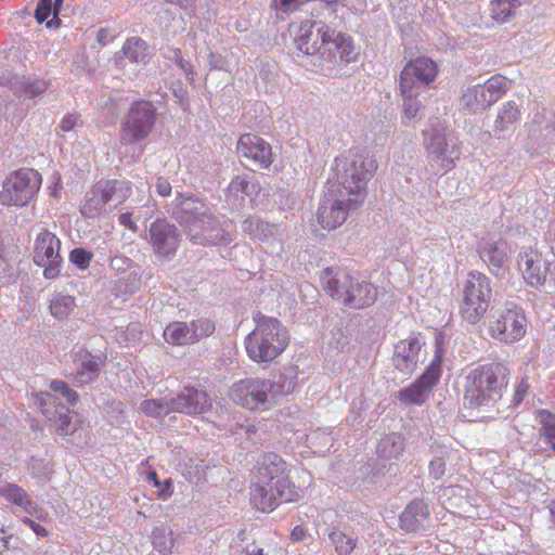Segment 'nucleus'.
Instances as JSON below:
<instances>
[{
    "instance_id": "62",
    "label": "nucleus",
    "mask_w": 555,
    "mask_h": 555,
    "mask_svg": "<svg viewBox=\"0 0 555 555\" xmlns=\"http://www.w3.org/2000/svg\"><path fill=\"white\" fill-rule=\"evenodd\" d=\"M155 188H156V192L160 195V196H168L170 193H171V184L163 179V178H157V181H156V184H155Z\"/></svg>"
},
{
    "instance_id": "7",
    "label": "nucleus",
    "mask_w": 555,
    "mask_h": 555,
    "mask_svg": "<svg viewBox=\"0 0 555 555\" xmlns=\"http://www.w3.org/2000/svg\"><path fill=\"white\" fill-rule=\"evenodd\" d=\"M423 144L435 173L450 171L462 154L457 142L449 135L447 126L439 119L429 120L428 128L423 131Z\"/></svg>"
},
{
    "instance_id": "31",
    "label": "nucleus",
    "mask_w": 555,
    "mask_h": 555,
    "mask_svg": "<svg viewBox=\"0 0 555 555\" xmlns=\"http://www.w3.org/2000/svg\"><path fill=\"white\" fill-rule=\"evenodd\" d=\"M520 117L518 105L514 101H508L499 109L493 125V132L496 138H504L505 132L514 129Z\"/></svg>"
},
{
    "instance_id": "41",
    "label": "nucleus",
    "mask_w": 555,
    "mask_h": 555,
    "mask_svg": "<svg viewBox=\"0 0 555 555\" xmlns=\"http://www.w3.org/2000/svg\"><path fill=\"white\" fill-rule=\"evenodd\" d=\"M152 542L154 548L162 555L171 554L176 543L172 530L164 527L153 530Z\"/></svg>"
},
{
    "instance_id": "17",
    "label": "nucleus",
    "mask_w": 555,
    "mask_h": 555,
    "mask_svg": "<svg viewBox=\"0 0 555 555\" xmlns=\"http://www.w3.org/2000/svg\"><path fill=\"white\" fill-rule=\"evenodd\" d=\"M334 35V29L321 21H305L295 34L297 49L305 54L313 55L320 49L330 44V39Z\"/></svg>"
},
{
    "instance_id": "38",
    "label": "nucleus",
    "mask_w": 555,
    "mask_h": 555,
    "mask_svg": "<svg viewBox=\"0 0 555 555\" xmlns=\"http://www.w3.org/2000/svg\"><path fill=\"white\" fill-rule=\"evenodd\" d=\"M520 7V0H491L490 15L498 23L507 22Z\"/></svg>"
},
{
    "instance_id": "64",
    "label": "nucleus",
    "mask_w": 555,
    "mask_h": 555,
    "mask_svg": "<svg viewBox=\"0 0 555 555\" xmlns=\"http://www.w3.org/2000/svg\"><path fill=\"white\" fill-rule=\"evenodd\" d=\"M119 223L133 232L137 230V225L133 222L132 215L130 212L121 214L119 216Z\"/></svg>"
},
{
    "instance_id": "54",
    "label": "nucleus",
    "mask_w": 555,
    "mask_h": 555,
    "mask_svg": "<svg viewBox=\"0 0 555 555\" xmlns=\"http://www.w3.org/2000/svg\"><path fill=\"white\" fill-rule=\"evenodd\" d=\"M529 383L527 378H521V380L517 384L514 397H513V405L517 406L519 405L525 397L527 396L528 389H529Z\"/></svg>"
},
{
    "instance_id": "8",
    "label": "nucleus",
    "mask_w": 555,
    "mask_h": 555,
    "mask_svg": "<svg viewBox=\"0 0 555 555\" xmlns=\"http://www.w3.org/2000/svg\"><path fill=\"white\" fill-rule=\"evenodd\" d=\"M129 182L121 180H100L87 192L80 207L86 218H98L122 204L130 195Z\"/></svg>"
},
{
    "instance_id": "5",
    "label": "nucleus",
    "mask_w": 555,
    "mask_h": 555,
    "mask_svg": "<svg viewBox=\"0 0 555 555\" xmlns=\"http://www.w3.org/2000/svg\"><path fill=\"white\" fill-rule=\"evenodd\" d=\"M338 167L339 191L350 196L352 206L362 205L366 197V185L377 168L376 160L361 153H350L335 159Z\"/></svg>"
},
{
    "instance_id": "55",
    "label": "nucleus",
    "mask_w": 555,
    "mask_h": 555,
    "mask_svg": "<svg viewBox=\"0 0 555 555\" xmlns=\"http://www.w3.org/2000/svg\"><path fill=\"white\" fill-rule=\"evenodd\" d=\"M261 186L257 180L248 177V182L245 184V196L249 197L250 203L255 204L256 196L260 193Z\"/></svg>"
},
{
    "instance_id": "14",
    "label": "nucleus",
    "mask_w": 555,
    "mask_h": 555,
    "mask_svg": "<svg viewBox=\"0 0 555 555\" xmlns=\"http://www.w3.org/2000/svg\"><path fill=\"white\" fill-rule=\"evenodd\" d=\"M60 248V238L49 230L41 229L34 243V262L43 268L46 279L53 280L61 273Z\"/></svg>"
},
{
    "instance_id": "9",
    "label": "nucleus",
    "mask_w": 555,
    "mask_h": 555,
    "mask_svg": "<svg viewBox=\"0 0 555 555\" xmlns=\"http://www.w3.org/2000/svg\"><path fill=\"white\" fill-rule=\"evenodd\" d=\"M491 297L490 279L481 272L470 271L462 287L460 301L462 318L470 324H477L487 312Z\"/></svg>"
},
{
    "instance_id": "19",
    "label": "nucleus",
    "mask_w": 555,
    "mask_h": 555,
    "mask_svg": "<svg viewBox=\"0 0 555 555\" xmlns=\"http://www.w3.org/2000/svg\"><path fill=\"white\" fill-rule=\"evenodd\" d=\"M294 496L293 488L281 490L278 485L262 483L257 479H254L250 487V503L261 512H272L280 504L293 501Z\"/></svg>"
},
{
    "instance_id": "53",
    "label": "nucleus",
    "mask_w": 555,
    "mask_h": 555,
    "mask_svg": "<svg viewBox=\"0 0 555 555\" xmlns=\"http://www.w3.org/2000/svg\"><path fill=\"white\" fill-rule=\"evenodd\" d=\"M248 182L247 176L235 177L229 184V192L231 195L238 197L245 195V184Z\"/></svg>"
},
{
    "instance_id": "27",
    "label": "nucleus",
    "mask_w": 555,
    "mask_h": 555,
    "mask_svg": "<svg viewBox=\"0 0 555 555\" xmlns=\"http://www.w3.org/2000/svg\"><path fill=\"white\" fill-rule=\"evenodd\" d=\"M430 519L428 504L423 499L412 500L401 513L400 527L408 532L424 530Z\"/></svg>"
},
{
    "instance_id": "63",
    "label": "nucleus",
    "mask_w": 555,
    "mask_h": 555,
    "mask_svg": "<svg viewBox=\"0 0 555 555\" xmlns=\"http://www.w3.org/2000/svg\"><path fill=\"white\" fill-rule=\"evenodd\" d=\"M114 39V35L112 34V31L107 28H101L99 31H98V42L101 44V46H106L108 43H111Z\"/></svg>"
},
{
    "instance_id": "50",
    "label": "nucleus",
    "mask_w": 555,
    "mask_h": 555,
    "mask_svg": "<svg viewBox=\"0 0 555 555\" xmlns=\"http://www.w3.org/2000/svg\"><path fill=\"white\" fill-rule=\"evenodd\" d=\"M167 57L176 62V64L185 73L186 79L190 82H194L196 77L195 68L189 61L182 57L180 49L170 50Z\"/></svg>"
},
{
    "instance_id": "1",
    "label": "nucleus",
    "mask_w": 555,
    "mask_h": 555,
    "mask_svg": "<svg viewBox=\"0 0 555 555\" xmlns=\"http://www.w3.org/2000/svg\"><path fill=\"white\" fill-rule=\"evenodd\" d=\"M509 370L500 362L473 369L466 376L464 406L481 420H494L501 413V399L508 385Z\"/></svg>"
},
{
    "instance_id": "36",
    "label": "nucleus",
    "mask_w": 555,
    "mask_h": 555,
    "mask_svg": "<svg viewBox=\"0 0 555 555\" xmlns=\"http://www.w3.org/2000/svg\"><path fill=\"white\" fill-rule=\"evenodd\" d=\"M404 450V439L401 435L390 434L383 437L376 452L379 457L385 460L397 459Z\"/></svg>"
},
{
    "instance_id": "26",
    "label": "nucleus",
    "mask_w": 555,
    "mask_h": 555,
    "mask_svg": "<svg viewBox=\"0 0 555 555\" xmlns=\"http://www.w3.org/2000/svg\"><path fill=\"white\" fill-rule=\"evenodd\" d=\"M423 343L417 337L400 340L395 346L392 357L395 367L404 374H411L422 359Z\"/></svg>"
},
{
    "instance_id": "23",
    "label": "nucleus",
    "mask_w": 555,
    "mask_h": 555,
    "mask_svg": "<svg viewBox=\"0 0 555 555\" xmlns=\"http://www.w3.org/2000/svg\"><path fill=\"white\" fill-rule=\"evenodd\" d=\"M172 412L188 415H199L211 408V399L205 390L194 387H185L177 396L171 397Z\"/></svg>"
},
{
    "instance_id": "12",
    "label": "nucleus",
    "mask_w": 555,
    "mask_h": 555,
    "mask_svg": "<svg viewBox=\"0 0 555 555\" xmlns=\"http://www.w3.org/2000/svg\"><path fill=\"white\" fill-rule=\"evenodd\" d=\"M526 317L517 307L493 311L487 318L490 336L505 344L519 340L526 334Z\"/></svg>"
},
{
    "instance_id": "47",
    "label": "nucleus",
    "mask_w": 555,
    "mask_h": 555,
    "mask_svg": "<svg viewBox=\"0 0 555 555\" xmlns=\"http://www.w3.org/2000/svg\"><path fill=\"white\" fill-rule=\"evenodd\" d=\"M61 412L51 422L55 424V429L61 436H69L76 430V426L72 422L69 410L67 408H61Z\"/></svg>"
},
{
    "instance_id": "29",
    "label": "nucleus",
    "mask_w": 555,
    "mask_h": 555,
    "mask_svg": "<svg viewBox=\"0 0 555 555\" xmlns=\"http://www.w3.org/2000/svg\"><path fill=\"white\" fill-rule=\"evenodd\" d=\"M0 85L9 86L14 92L23 93L29 99L42 94L49 88V83L43 79L20 78L10 73L0 76Z\"/></svg>"
},
{
    "instance_id": "16",
    "label": "nucleus",
    "mask_w": 555,
    "mask_h": 555,
    "mask_svg": "<svg viewBox=\"0 0 555 555\" xmlns=\"http://www.w3.org/2000/svg\"><path fill=\"white\" fill-rule=\"evenodd\" d=\"M441 376L440 359L431 361L427 370L409 387L401 389L398 399L403 404H423Z\"/></svg>"
},
{
    "instance_id": "61",
    "label": "nucleus",
    "mask_w": 555,
    "mask_h": 555,
    "mask_svg": "<svg viewBox=\"0 0 555 555\" xmlns=\"http://www.w3.org/2000/svg\"><path fill=\"white\" fill-rule=\"evenodd\" d=\"M233 551L237 553V555H268L264 553L263 548L256 545H248L243 550L233 547ZM232 555H234V553H232Z\"/></svg>"
},
{
    "instance_id": "18",
    "label": "nucleus",
    "mask_w": 555,
    "mask_h": 555,
    "mask_svg": "<svg viewBox=\"0 0 555 555\" xmlns=\"http://www.w3.org/2000/svg\"><path fill=\"white\" fill-rule=\"evenodd\" d=\"M149 242L157 257L171 259L179 247L180 232L165 219H156L149 230Z\"/></svg>"
},
{
    "instance_id": "15",
    "label": "nucleus",
    "mask_w": 555,
    "mask_h": 555,
    "mask_svg": "<svg viewBox=\"0 0 555 555\" xmlns=\"http://www.w3.org/2000/svg\"><path fill=\"white\" fill-rule=\"evenodd\" d=\"M360 206H352L350 196L345 195L338 189L330 190L320 203L318 221L323 229H336L347 220L350 211L358 209Z\"/></svg>"
},
{
    "instance_id": "45",
    "label": "nucleus",
    "mask_w": 555,
    "mask_h": 555,
    "mask_svg": "<svg viewBox=\"0 0 555 555\" xmlns=\"http://www.w3.org/2000/svg\"><path fill=\"white\" fill-rule=\"evenodd\" d=\"M481 91L479 90V86L476 85L465 89L461 99V103L463 107L473 113H477L487 108L486 104H481Z\"/></svg>"
},
{
    "instance_id": "6",
    "label": "nucleus",
    "mask_w": 555,
    "mask_h": 555,
    "mask_svg": "<svg viewBox=\"0 0 555 555\" xmlns=\"http://www.w3.org/2000/svg\"><path fill=\"white\" fill-rule=\"evenodd\" d=\"M324 280L327 294L348 308L363 309L376 301L377 287L365 280L350 275L346 271L334 273L333 269L326 268Z\"/></svg>"
},
{
    "instance_id": "10",
    "label": "nucleus",
    "mask_w": 555,
    "mask_h": 555,
    "mask_svg": "<svg viewBox=\"0 0 555 555\" xmlns=\"http://www.w3.org/2000/svg\"><path fill=\"white\" fill-rule=\"evenodd\" d=\"M156 120V107L151 101H133L121 119V144L130 145L146 140L153 132Z\"/></svg>"
},
{
    "instance_id": "37",
    "label": "nucleus",
    "mask_w": 555,
    "mask_h": 555,
    "mask_svg": "<svg viewBox=\"0 0 555 555\" xmlns=\"http://www.w3.org/2000/svg\"><path fill=\"white\" fill-rule=\"evenodd\" d=\"M125 56L133 63L145 64L149 61L147 44L141 38H129L122 47Z\"/></svg>"
},
{
    "instance_id": "49",
    "label": "nucleus",
    "mask_w": 555,
    "mask_h": 555,
    "mask_svg": "<svg viewBox=\"0 0 555 555\" xmlns=\"http://www.w3.org/2000/svg\"><path fill=\"white\" fill-rule=\"evenodd\" d=\"M50 388L52 391L62 395L66 402L70 405H75L79 400L78 393L74 389H72L68 386V384L65 383L64 380H52L50 384Z\"/></svg>"
},
{
    "instance_id": "13",
    "label": "nucleus",
    "mask_w": 555,
    "mask_h": 555,
    "mask_svg": "<svg viewBox=\"0 0 555 555\" xmlns=\"http://www.w3.org/2000/svg\"><path fill=\"white\" fill-rule=\"evenodd\" d=\"M215 330L214 321L208 318H197L190 322H170L165 327L163 336L171 346H188L211 336Z\"/></svg>"
},
{
    "instance_id": "24",
    "label": "nucleus",
    "mask_w": 555,
    "mask_h": 555,
    "mask_svg": "<svg viewBox=\"0 0 555 555\" xmlns=\"http://www.w3.org/2000/svg\"><path fill=\"white\" fill-rule=\"evenodd\" d=\"M540 255L532 250H526L518 255L517 266L527 285L537 289L542 288L547 282V266Z\"/></svg>"
},
{
    "instance_id": "20",
    "label": "nucleus",
    "mask_w": 555,
    "mask_h": 555,
    "mask_svg": "<svg viewBox=\"0 0 555 555\" xmlns=\"http://www.w3.org/2000/svg\"><path fill=\"white\" fill-rule=\"evenodd\" d=\"M438 74L437 64L428 57L422 56L410 61L400 74V87L413 88L422 91L433 82Z\"/></svg>"
},
{
    "instance_id": "35",
    "label": "nucleus",
    "mask_w": 555,
    "mask_h": 555,
    "mask_svg": "<svg viewBox=\"0 0 555 555\" xmlns=\"http://www.w3.org/2000/svg\"><path fill=\"white\" fill-rule=\"evenodd\" d=\"M242 229L253 238L267 241L274 235L276 225L257 217H248L242 222Z\"/></svg>"
},
{
    "instance_id": "22",
    "label": "nucleus",
    "mask_w": 555,
    "mask_h": 555,
    "mask_svg": "<svg viewBox=\"0 0 555 555\" xmlns=\"http://www.w3.org/2000/svg\"><path fill=\"white\" fill-rule=\"evenodd\" d=\"M254 479L261 480L262 483L278 485V488L280 487L281 490L292 488L287 476L286 462L273 452L259 456Z\"/></svg>"
},
{
    "instance_id": "28",
    "label": "nucleus",
    "mask_w": 555,
    "mask_h": 555,
    "mask_svg": "<svg viewBox=\"0 0 555 555\" xmlns=\"http://www.w3.org/2000/svg\"><path fill=\"white\" fill-rule=\"evenodd\" d=\"M480 258L487 262L495 275L504 272L507 263L506 244L502 241L485 240L479 245Z\"/></svg>"
},
{
    "instance_id": "52",
    "label": "nucleus",
    "mask_w": 555,
    "mask_h": 555,
    "mask_svg": "<svg viewBox=\"0 0 555 555\" xmlns=\"http://www.w3.org/2000/svg\"><path fill=\"white\" fill-rule=\"evenodd\" d=\"M52 14V0H40L35 10V18L42 24Z\"/></svg>"
},
{
    "instance_id": "2",
    "label": "nucleus",
    "mask_w": 555,
    "mask_h": 555,
    "mask_svg": "<svg viewBox=\"0 0 555 555\" xmlns=\"http://www.w3.org/2000/svg\"><path fill=\"white\" fill-rule=\"evenodd\" d=\"M167 212L195 244L228 245L232 242L230 233L220 227L208 205L191 193H178L167 205Z\"/></svg>"
},
{
    "instance_id": "56",
    "label": "nucleus",
    "mask_w": 555,
    "mask_h": 555,
    "mask_svg": "<svg viewBox=\"0 0 555 555\" xmlns=\"http://www.w3.org/2000/svg\"><path fill=\"white\" fill-rule=\"evenodd\" d=\"M208 62L210 69L227 70L228 61L221 54L210 52Z\"/></svg>"
},
{
    "instance_id": "60",
    "label": "nucleus",
    "mask_w": 555,
    "mask_h": 555,
    "mask_svg": "<svg viewBox=\"0 0 555 555\" xmlns=\"http://www.w3.org/2000/svg\"><path fill=\"white\" fill-rule=\"evenodd\" d=\"M298 0H273V7L283 12H292L297 9Z\"/></svg>"
},
{
    "instance_id": "4",
    "label": "nucleus",
    "mask_w": 555,
    "mask_h": 555,
    "mask_svg": "<svg viewBox=\"0 0 555 555\" xmlns=\"http://www.w3.org/2000/svg\"><path fill=\"white\" fill-rule=\"evenodd\" d=\"M255 328L245 338V349L256 363H269L288 346L287 328L280 320L261 312L254 314Z\"/></svg>"
},
{
    "instance_id": "42",
    "label": "nucleus",
    "mask_w": 555,
    "mask_h": 555,
    "mask_svg": "<svg viewBox=\"0 0 555 555\" xmlns=\"http://www.w3.org/2000/svg\"><path fill=\"white\" fill-rule=\"evenodd\" d=\"M170 403L171 397L144 400L140 404V410L149 416L159 417L172 412Z\"/></svg>"
},
{
    "instance_id": "30",
    "label": "nucleus",
    "mask_w": 555,
    "mask_h": 555,
    "mask_svg": "<svg viewBox=\"0 0 555 555\" xmlns=\"http://www.w3.org/2000/svg\"><path fill=\"white\" fill-rule=\"evenodd\" d=\"M0 495L8 502L18 506L26 514L39 516L41 512L38 504L29 496L26 490L13 482H7L0 486Z\"/></svg>"
},
{
    "instance_id": "32",
    "label": "nucleus",
    "mask_w": 555,
    "mask_h": 555,
    "mask_svg": "<svg viewBox=\"0 0 555 555\" xmlns=\"http://www.w3.org/2000/svg\"><path fill=\"white\" fill-rule=\"evenodd\" d=\"M431 453L433 459L428 465L429 478L439 480L444 476L447 472V464L451 463L455 453L452 449L441 444L431 446Z\"/></svg>"
},
{
    "instance_id": "25",
    "label": "nucleus",
    "mask_w": 555,
    "mask_h": 555,
    "mask_svg": "<svg viewBox=\"0 0 555 555\" xmlns=\"http://www.w3.org/2000/svg\"><path fill=\"white\" fill-rule=\"evenodd\" d=\"M105 358L91 354L88 350L79 348L74 352V382L78 386L95 380L104 366Z\"/></svg>"
},
{
    "instance_id": "48",
    "label": "nucleus",
    "mask_w": 555,
    "mask_h": 555,
    "mask_svg": "<svg viewBox=\"0 0 555 555\" xmlns=\"http://www.w3.org/2000/svg\"><path fill=\"white\" fill-rule=\"evenodd\" d=\"M539 417L546 441L555 451V414L550 411L542 410L539 413Z\"/></svg>"
},
{
    "instance_id": "43",
    "label": "nucleus",
    "mask_w": 555,
    "mask_h": 555,
    "mask_svg": "<svg viewBox=\"0 0 555 555\" xmlns=\"http://www.w3.org/2000/svg\"><path fill=\"white\" fill-rule=\"evenodd\" d=\"M400 93L402 96L403 115L406 119H413L417 116L421 108V102L417 100L421 91L413 88L405 89L400 87Z\"/></svg>"
},
{
    "instance_id": "21",
    "label": "nucleus",
    "mask_w": 555,
    "mask_h": 555,
    "mask_svg": "<svg viewBox=\"0 0 555 555\" xmlns=\"http://www.w3.org/2000/svg\"><path fill=\"white\" fill-rule=\"evenodd\" d=\"M237 153L251 166L259 169L268 168L273 163L271 145L257 134L241 135L237 142Z\"/></svg>"
},
{
    "instance_id": "11",
    "label": "nucleus",
    "mask_w": 555,
    "mask_h": 555,
    "mask_svg": "<svg viewBox=\"0 0 555 555\" xmlns=\"http://www.w3.org/2000/svg\"><path fill=\"white\" fill-rule=\"evenodd\" d=\"M40 173L30 168H23L5 178L0 192V204L23 207L28 205L41 186Z\"/></svg>"
},
{
    "instance_id": "39",
    "label": "nucleus",
    "mask_w": 555,
    "mask_h": 555,
    "mask_svg": "<svg viewBox=\"0 0 555 555\" xmlns=\"http://www.w3.org/2000/svg\"><path fill=\"white\" fill-rule=\"evenodd\" d=\"M76 301L73 296L59 293L50 300V312L59 320L66 319L75 309Z\"/></svg>"
},
{
    "instance_id": "40",
    "label": "nucleus",
    "mask_w": 555,
    "mask_h": 555,
    "mask_svg": "<svg viewBox=\"0 0 555 555\" xmlns=\"http://www.w3.org/2000/svg\"><path fill=\"white\" fill-rule=\"evenodd\" d=\"M36 404L40 408L42 414L50 422L57 416V413L61 412V408H66L63 405L56 396L52 395L49 391H41L36 393Z\"/></svg>"
},
{
    "instance_id": "44",
    "label": "nucleus",
    "mask_w": 555,
    "mask_h": 555,
    "mask_svg": "<svg viewBox=\"0 0 555 555\" xmlns=\"http://www.w3.org/2000/svg\"><path fill=\"white\" fill-rule=\"evenodd\" d=\"M330 44H333L346 62H351L356 59L354 46L351 37L334 29V35L330 39Z\"/></svg>"
},
{
    "instance_id": "58",
    "label": "nucleus",
    "mask_w": 555,
    "mask_h": 555,
    "mask_svg": "<svg viewBox=\"0 0 555 555\" xmlns=\"http://www.w3.org/2000/svg\"><path fill=\"white\" fill-rule=\"evenodd\" d=\"M79 120L78 115L67 114L60 122V129L64 132L72 131Z\"/></svg>"
},
{
    "instance_id": "3",
    "label": "nucleus",
    "mask_w": 555,
    "mask_h": 555,
    "mask_svg": "<svg viewBox=\"0 0 555 555\" xmlns=\"http://www.w3.org/2000/svg\"><path fill=\"white\" fill-rule=\"evenodd\" d=\"M297 377L280 374L274 378H245L234 383L230 389L231 400L248 410L267 409L281 397L295 390Z\"/></svg>"
},
{
    "instance_id": "46",
    "label": "nucleus",
    "mask_w": 555,
    "mask_h": 555,
    "mask_svg": "<svg viewBox=\"0 0 555 555\" xmlns=\"http://www.w3.org/2000/svg\"><path fill=\"white\" fill-rule=\"evenodd\" d=\"M533 122L540 127L541 135L544 140H552L555 134V113L544 111L543 114H537Z\"/></svg>"
},
{
    "instance_id": "34",
    "label": "nucleus",
    "mask_w": 555,
    "mask_h": 555,
    "mask_svg": "<svg viewBox=\"0 0 555 555\" xmlns=\"http://www.w3.org/2000/svg\"><path fill=\"white\" fill-rule=\"evenodd\" d=\"M326 534L337 555H350L357 547L358 537L352 532H346L339 527H328Z\"/></svg>"
},
{
    "instance_id": "57",
    "label": "nucleus",
    "mask_w": 555,
    "mask_h": 555,
    "mask_svg": "<svg viewBox=\"0 0 555 555\" xmlns=\"http://www.w3.org/2000/svg\"><path fill=\"white\" fill-rule=\"evenodd\" d=\"M140 279L135 272H130L126 275L125 293L133 294L140 288Z\"/></svg>"
},
{
    "instance_id": "59",
    "label": "nucleus",
    "mask_w": 555,
    "mask_h": 555,
    "mask_svg": "<svg viewBox=\"0 0 555 555\" xmlns=\"http://www.w3.org/2000/svg\"><path fill=\"white\" fill-rule=\"evenodd\" d=\"M22 521H23V524L28 526L38 537H42V538L48 537V534H49L48 530L40 524L30 519L29 517H23Z\"/></svg>"
},
{
    "instance_id": "33",
    "label": "nucleus",
    "mask_w": 555,
    "mask_h": 555,
    "mask_svg": "<svg viewBox=\"0 0 555 555\" xmlns=\"http://www.w3.org/2000/svg\"><path fill=\"white\" fill-rule=\"evenodd\" d=\"M478 86L482 95L481 104H486L488 108L508 90L509 81L504 76L494 75Z\"/></svg>"
},
{
    "instance_id": "51",
    "label": "nucleus",
    "mask_w": 555,
    "mask_h": 555,
    "mask_svg": "<svg viewBox=\"0 0 555 555\" xmlns=\"http://www.w3.org/2000/svg\"><path fill=\"white\" fill-rule=\"evenodd\" d=\"M92 259V253L85 248H74L69 254V260L78 269L86 270Z\"/></svg>"
}]
</instances>
